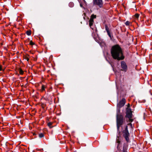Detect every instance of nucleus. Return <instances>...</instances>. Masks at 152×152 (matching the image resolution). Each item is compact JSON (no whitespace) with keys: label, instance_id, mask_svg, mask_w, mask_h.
<instances>
[{"label":"nucleus","instance_id":"1","mask_svg":"<svg viewBox=\"0 0 152 152\" xmlns=\"http://www.w3.org/2000/svg\"><path fill=\"white\" fill-rule=\"evenodd\" d=\"M111 53L112 57L115 59L120 60H122L124 58L122 49L118 45H115L112 47Z\"/></svg>","mask_w":152,"mask_h":152},{"label":"nucleus","instance_id":"2","mask_svg":"<svg viewBox=\"0 0 152 152\" xmlns=\"http://www.w3.org/2000/svg\"><path fill=\"white\" fill-rule=\"evenodd\" d=\"M120 110H118L116 115V123L118 132L120 133V127L125 122V119L124 118L122 115L119 114Z\"/></svg>","mask_w":152,"mask_h":152},{"label":"nucleus","instance_id":"3","mask_svg":"<svg viewBox=\"0 0 152 152\" xmlns=\"http://www.w3.org/2000/svg\"><path fill=\"white\" fill-rule=\"evenodd\" d=\"M126 117L129 118V121L130 122H132L133 121V119H132V111L131 109L129 107H128L126 108Z\"/></svg>","mask_w":152,"mask_h":152},{"label":"nucleus","instance_id":"4","mask_svg":"<svg viewBox=\"0 0 152 152\" xmlns=\"http://www.w3.org/2000/svg\"><path fill=\"white\" fill-rule=\"evenodd\" d=\"M123 136L125 137L126 141L128 142L129 141V133L128 129L127 126H126L125 130L123 131Z\"/></svg>","mask_w":152,"mask_h":152},{"label":"nucleus","instance_id":"5","mask_svg":"<svg viewBox=\"0 0 152 152\" xmlns=\"http://www.w3.org/2000/svg\"><path fill=\"white\" fill-rule=\"evenodd\" d=\"M94 4L98 6L100 8L103 7V3L102 0H93Z\"/></svg>","mask_w":152,"mask_h":152},{"label":"nucleus","instance_id":"6","mask_svg":"<svg viewBox=\"0 0 152 152\" xmlns=\"http://www.w3.org/2000/svg\"><path fill=\"white\" fill-rule=\"evenodd\" d=\"M121 67L122 68L121 70L126 72L127 70V66L126 63L123 61L121 62Z\"/></svg>","mask_w":152,"mask_h":152},{"label":"nucleus","instance_id":"7","mask_svg":"<svg viewBox=\"0 0 152 152\" xmlns=\"http://www.w3.org/2000/svg\"><path fill=\"white\" fill-rule=\"evenodd\" d=\"M126 102L125 99L124 98H123L120 101L119 103L117 105V107L119 108L123 106L124 105Z\"/></svg>","mask_w":152,"mask_h":152},{"label":"nucleus","instance_id":"8","mask_svg":"<svg viewBox=\"0 0 152 152\" xmlns=\"http://www.w3.org/2000/svg\"><path fill=\"white\" fill-rule=\"evenodd\" d=\"M121 139L120 138L117 136L116 139V142L118 144L117 145V148L118 150H120V145L121 142Z\"/></svg>","mask_w":152,"mask_h":152},{"label":"nucleus","instance_id":"9","mask_svg":"<svg viewBox=\"0 0 152 152\" xmlns=\"http://www.w3.org/2000/svg\"><path fill=\"white\" fill-rule=\"evenodd\" d=\"M94 20L92 19H90L89 20V25L90 27L91 28V26L93 24Z\"/></svg>","mask_w":152,"mask_h":152},{"label":"nucleus","instance_id":"10","mask_svg":"<svg viewBox=\"0 0 152 152\" xmlns=\"http://www.w3.org/2000/svg\"><path fill=\"white\" fill-rule=\"evenodd\" d=\"M46 88V86L45 85H42L41 88L40 89V91L41 92H43V91H45V88Z\"/></svg>","mask_w":152,"mask_h":152},{"label":"nucleus","instance_id":"11","mask_svg":"<svg viewBox=\"0 0 152 152\" xmlns=\"http://www.w3.org/2000/svg\"><path fill=\"white\" fill-rule=\"evenodd\" d=\"M53 123L52 122H49L48 123V126L50 128H52L53 126H51L52 125V124Z\"/></svg>","mask_w":152,"mask_h":152},{"label":"nucleus","instance_id":"12","mask_svg":"<svg viewBox=\"0 0 152 152\" xmlns=\"http://www.w3.org/2000/svg\"><path fill=\"white\" fill-rule=\"evenodd\" d=\"M26 34L28 35L29 36L31 34V31L30 30L27 31L26 32Z\"/></svg>","mask_w":152,"mask_h":152},{"label":"nucleus","instance_id":"13","mask_svg":"<svg viewBox=\"0 0 152 152\" xmlns=\"http://www.w3.org/2000/svg\"><path fill=\"white\" fill-rule=\"evenodd\" d=\"M125 25H126V26H129L130 25V24H131V23L130 22H129V21H126L125 23Z\"/></svg>","mask_w":152,"mask_h":152},{"label":"nucleus","instance_id":"14","mask_svg":"<svg viewBox=\"0 0 152 152\" xmlns=\"http://www.w3.org/2000/svg\"><path fill=\"white\" fill-rule=\"evenodd\" d=\"M96 18V15H91V17L90 19H92L93 20L94 18Z\"/></svg>","mask_w":152,"mask_h":152},{"label":"nucleus","instance_id":"15","mask_svg":"<svg viewBox=\"0 0 152 152\" xmlns=\"http://www.w3.org/2000/svg\"><path fill=\"white\" fill-rule=\"evenodd\" d=\"M105 30H106L107 32L110 31L109 30V28L107 26V25H105Z\"/></svg>","mask_w":152,"mask_h":152},{"label":"nucleus","instance_id":"16","mask_svg":"<svg viewBox=\"0 0 152 152\" xmlns=\"http://www.w3.org/2000/svg\"><path fill=\"white\" fill-rule=\"evenodd\" d=\"M19 73L21 75H23V71L21 69H19Z\"/></svg>","mask_w":152,"mask_h":152},{"label":"nucleus","instance_id":"17","mask_svg":"<svg viewBox=\"0 0 152 152\" xmlns=\"http://www.w3.org/2000/svg\"><path fill=\"white\" fill-rule=\"evenodd\" d=\"M44 136V135L43 133H40L39 134V137L40 138H42Z\"/></svg>","mask_w":152,"mask_h":152},{"label":"nucleus","instance_id":"18","mask_svg":"<svg viewBox=\"0 0 152 152\" xmlns=\"http://www.w3.org/2000/svg\"><path fill=\"white\" fill-rule=\"evenodd\" d=\"M69 5L70 7H72L74 6V4L73 3H70L69 4Z\"/></svg>","mask_w":152,"mask_h":152},{"label":"nucleus","instance_id":"19","mask_svg":"<svg viewBox=\"0 0 152 152\" xmlns=\"http://www.w3.org/2000/svg\"><path fill=\"white\" fill-rule=\"evenodd\" d=\"M28 55H27L25 57V59L26 60L28 61L29 60V58L28 57Z\"/></svg>","mask_w":152,"mask_h":152},{"label":"nucleus","instance_id":"20","mask_svg":"<svg viewBox=\"0 0 152 152\" xmlns=\"http://www.w3.org/2000/svg\"><path fill=\"white\" fill-rule=\"evenodd\" d=\"M139 16V15L138 14H136L134 15V17L135 18H138Z\"/></svg>","mask_w":152,"mask_h":152},{"label":"nucleus","instance_id":"21","mask_svg":"<svg viewBox=\"0 0 152 152\" xmlns=\"http://www.w3.org/2000/svg\"><path fill=\"white\" fill-rule=\"evenodd\" d=\"M29 44L31 45H33L34 44V43L32 41H31L30 42Z\"/></svg>","mask_w":152,"mask_h":152},{"label":"nucleus","instance_id":"22","mask_svg":"<svg viewBox=\"0 0 152 152\" xmlns=\"http://www.w3.org/2000/svg\"><path fill=\"white\" fill-rule=\"evenodd\" d=\"M107 34L108 35V36L110 37H111V33L110 31H108L107 32Z\"/></svg>","mask_w":152,"mask_h":152},{"label":"nucleus","instance_id":"23","mask_svg":"<svg viewBox=\"0 0 152 152\" xmlns=\"http://www.w3.org/2000/svg\"><path fill=\"white\" fill-rule=\"evenodd\" d=\"M2 66L1 65H0V71H1L2 70Z\"/></svg>","mask_w":152,"mask_h":152},{"label":"nucleus","instance_id":"24","mask_svg":"<svg viewBox=\"0 0 152 152\" xmlns=\"http://www.w3.org/2000/svg\"><path fill=\"white\" fill-rule=\"evenodd\" d=\"M123 152H127L124 149L123 150Z\"/></svg>","mask_w":152,"mask_h":152},{"label":"nucleus","instance_id":"25","mask_svg":"<svg viewBox=\"0 0 152 152\" xmlns=\"http://www.w3.org/2000/svg\"><path fill=\"white\" fill-rule=\"evenodd\" d=\"M128 124L130 125V126H132V124H131V123H130V124Z\"/></svg>","mask_w":152,"mask_h":152},{"label":"nucleus","instance_id":"26","mask_svg":"<svg viewBox=\"0 0 152 152\" xmlns=\"http://www.w3.org/2000/svg\"><path fill=\"white\" fill-rule=\"evenodd\" d=\"M129 105V104H128V105Z\"/></svg>","mask_w":152,"mask_h":152},{"label":"nucleus","instance_id":"27","mask_svg":"<svg viewBox=\"0 0 152 152\" xmlns=\"http://www.w3.org/2000/svg\"><path fill=\"white\" fill-rule=\"evenodd\" d=\"M129 105V104H128V105Z\"/></svg>","mask_w":152,"mask_h":152}]
</instances>
